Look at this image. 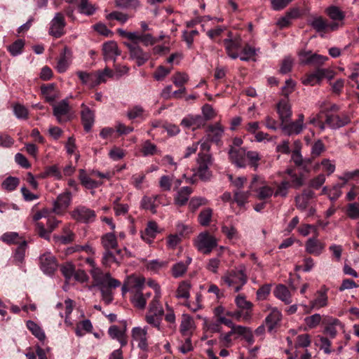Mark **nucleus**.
I'll list each match as a JSON object with an SVG mask.
<instances>
[{
	"label": "nucleus",
	"mask_w": 359,
	"mask_h": 359,
	"mask_svg": "<svg viewBox=\"0 0 359 359\" xmlns=\"http://www.w3.org/2000/svg\"><path fill=\"white\" fill-rule=\"evenodd\" d=\"M325 71H320V69H316L313 72L306 75L302 79V83L304 85L314 86L320 83L321 80L323 79Z\"/></svg>",
	"instance_id": "cd10ccee"
},
{
	"label": "nucleus",
	"mask_w": 359,
	"mask_h": 359,
	"mask_svg": "<svg viewBox=\"0 0 359 359\" xmlns=\"http://www.w3.org/2000/svg\"><path fill=\"white\" fill-rule=\"evenodd\" d=\"M132 338L133 340L138 342L137 346L140 349L143 351L147 350V330L146 327L141 328L140 327H136L133 328Z\"/></svg>",
	"instance_id": "dca6fc26"
},
{
	"label": "nucleus",
	"mask_w": 359,
	"mask_h": 359,
	"mask_svg": "<svg viewBox=\"0 0 359 359\" xmlns=\"http://www.w3.org/2000/svg\"><path fill=\"white\" fill-rule=\"evenodd\" d=\"M328 289L325 286L318 290L314 294V299L310 302V310H318L321 308L325 307L328 304L327 297Z\"/></svg>",
	"instance_id": "ddd939ff"
},
{
	"label": "nucleus",
	"mask_w": 359,
	"mask_h": 359,
	"mask_svg": "<svg viewBox=\"0 0 359 359\" xmlns=\"http://www.w3.org/2000/svg\"><path fill=\"white\" fill-rule=\"evenodd\" d=\"M72 194L70 191H65L57 197L54 201L53 212L57 215L62 214L70 205Z\"/></svg>",
	"instance_id": "9b49d317"
},
{
	"label": "nucleus",
	"mask_w": 359,
	"mask_h": 359,
	"mask_svg": "<svg viewBox=\"0 0 359 359\" xmlns=\"http://www.w3.org/2000/svg\"><path fill=\"white\" fill-rule=\"evenodd\" d=\"M120 250H116V254L120 257H117L116 255L110 250H105L102 255V263L104 266L110 267L113 264L120 265L121 256Z\"/></svg>",
	"instance_id": "4be33fe9"
},
{
	"label": "nucleus",
	"mask_w": 359,
	"mask_h": 359,
	"mask_svg": "<svg viewBox=\"0 0 359 359\" xmlns=\"http://www.w3.org/2000/svg\"><path fill=\"white\" fill-rule=\"evenodd\" d=\"M326 13L333 20L341 21L344 20L345 15L339 8L335 6H332L326 9Z\"/></svg>",
	"instance_id": "37998d69"
},
{
	"label": "nucleus",
	"mask_w": 359,
	"mask_h": 359,
	"mask_svg": "<svg viewBox=\"0 0 359 359\" xmlns=\"http://www.w3.org/2000/svg\"><path fill=\"white\" fill-rule=\"evenodd\" d=\"M25 46V41L18 39L8 47V50L13 56H16L22 53Z\"/></svg>",
	"instance_id": "864d4df0"
},
{
	"label": "nucleus",
	"mask_w": 359,
	"mask_h": 359,
	"mask_svg": "<svg viewBox=\"0 0 359 359\" xmlns=\"http://www.w3.org/2000/svg\"><path fill=\"white\" fill-rule=\"evenodd\" d=\"M191 258L187 257V260L184 262H179L174 264L171 269L172 276L175 278L182 277L187 271L188 266L191 262Z\"/></svg>",
	"instance_id": "a878e982"
},
{
	"label": "nucleus",
	"mask_w": 359,
	"mask_h": 359,
	"mask_svg": "<svg viewBox=\"0 0 359 359\" xmlns=\"http://www.w3.org/2000/svg\"><path fill=\"white\" fill-rule=\"evenodd\" d=\"M79 10L81 13L91 15L95 11V6L89 3L88 0H81L79 4Z\"/></svg>",
	"instance_id": "603ef678"
},
{
	"label": "nucleus",
	"mask_w": 359,
	"mask_h": 359,
	"mask_svg": "<svg viewBox=\"0 0 359 359\" xmlns=\"http://www.w3.org/2000/svg\"><path fill=\"white\" fill-rule=\"evenodd\" d=\"M206 132L212 141L218 142L224 133V128L219 123H216L208 126Z\"/></svg>",
	"instance_id": "c85d7f7f"
},
{
	"label": "nucleus",
	"mask_w": 359,
	"mask_h": 359,
	"mask_svg": "<svg viewBox=\"0 0 359 359\" xmlns=\"http://www.w3.org/2000/svg\"><path fill=\"white\" fill-rule=\"evenodd\" d=\"M344 213L348 218L352 220L359 219V202L348 203L344 209Z\"/></svg>",
	"instance_id": "473e14b6"
},
{
	"label": "nucleus",
	"mask_w": 359,
	"mask_h": 359,
	"mask_svg": "<svg viewBox=\"0 0 359 359\" xmlns=\"http://www.w3.org/2000/svg\"><path fill=\"white\" fill-rule=\"evenodd\" d=\"M193 327V321L188 316H184L180 325V332L183 335H188L189 332Z\"/></svg>",
	"instance_id": "0e129e2a"
},
{
	"label": "nucleus",
	"mask_w": 359,
	"mask_h": 359,
	"mask_svg": "<svg viewBox=\"0 0 359 359\" xmlns=\"http://www.w3.org/2000/svg\"><path fill=\"white\" fill-rule=\"evenodd\" d=\"M273 294L276 297L287 304L292 302L291 294L287 287L284 285L280 284L277 285L273 291Z\"/></svg>",
	"instance_id": "bb28decb"
},
{
	"label": "nucleus",
	"mask_w": 359,
	"mask_h": 359,
	"mask_svg": "<svg viewBox=\"0 0 359 359\" xmlns=\"http://www.w3.org/2000/svg\"><path fill=\"white\" fill-rule=\"evenodd\" d=\"M222 231L230 240L238 238V231L233 226H223Z\"/></svg>",
	"instance_id": "774afa93"
},
{
	"label": "nucleus",
	"mask_w": 359,
	"mask_h": 359,
	"mask_svg": "<svg viewBox=\"0 0 359 359\" xmlns=\"http://www.w3.org/2000/svg\"><path fill=\"white\" fill-rule=\"evenodd\" d=\"M212 215V210L210 208L203 210L198 215V222L202 226H206L209 225Z\"/></svg>",
	"instance_id": "8fccbe9b"
},
{
	"label": "nucleus",
	"mask_w": 359,
	"mask_h": 359,
	"mask_svg": "<svg viewBox=\"0 0 359 359\" xmlns=\"http://www.w3.org/2000/svg\"><path fill=\"white\" fill-rule=\"evenodd\" d=\"M81 116L83 128L86 132H89L95 121L94 112L83 103L81 104Z\"/></svg>",
	"instance_id": "6ab92c4d"
},
{
	"label": "nucleus",
	"mask_w": 359,
	"mask_h": 359,
	"mask_svg": "<svg viewBox=\"0 0 359 359\" xmlns=\"http://www.w3.org/2000/svg\"><path fill=\"white\" fill-rule=\"evenodd\" d=\"M229 158L232 163L239 168L246 165V151L243 148L231 147L229 151Z\"/></svg>",
	"instance_id": "2eb2a0df"
},
{
	"label": "nucleus",
	"mask_w": 359,
	"mask_h": 359,
	"mask_svg": "<svg viewBox=\"0 0 359 359\" xmlns=\"http://www.w3.org/2000/svg\"><path fill=\"white\" fill-rule=\"evenodd\" d=\"M64 234L61 236H54L56 242L62 244H68L74 240V233L68 228L63 229Z\"/></svg>",
	"instance_id": "79ce46f5"
},
{
	"label": "nucleus",
	"mask_w": 359,
	"mask_h": 359,
	"mask_svg": "<svg viewBox=\"0 0 359 359\" xmlns=\"http://www.w3.org/2000/svg\"><path fill=\"white\" fill-rule=\"evenodd\" d=\"M224 43L228 55L233 59H236L238 57V50L241 46V39L238 38L226 39Z\"/></svg>",
	"instance_id": "412c9836"
},
{
	"label": "nucleus",
	"mask_w": 359,
	"mask_h": 359,
	"mask_svg": "<svg viewBox=\"0 0 359 359\" xmlns=\"http://www.w3.org/2000/svg\"><path fill=\"white\" fill-rule=\"evenodd\" d=\"M13 112L18 118L27 119L28 118V110L21 104H14Z\"/></svg>",
	"instance_id": "052dcab7"
},
{
	"label": "nucleus",
	"mask_w": 359,
	"mask_h": 359,
	"mask_svg": "<svg viewBox=\"0 0 359 359\" xmlns=\"http://www.w3.org/2000/svg\"><path fill=\"white\" fill-rule=\"evenodd\" d=\"M161 297L154 296L152 301L149 304V313L158 315H163L164 311L162 306L160 304Z\"/></svg>",
	"instance_id": "09e8293b"
},
{
	"label": "nucleus",
	"mask_w": 359,
	"mask_h": 359,
	"mask_svg": "<svg viewBox=\"0 0 359 359\" xmlns=\"http://www.w3.org/2000/svg\"><path fill=\"white\" fill-rule=\"evenodd\" d=\"M26 248L27 242L25 241H23L16 248L13 256L15 264L18 266L22 264L25 257Z\"/></svg>",
	"instance_id": "c9c22d12"
},
{
	"label": "nucleus",
	"mask_w": 359,
	"mask_h": 359,
	"mask_svg": "<svg viewBox=\"0 0 359 359\" xmlns=\"http://www.w3.org/2000/svg\"><path fill=\"white\" fill-rule=\"evenodd\" d=\"M197 162L198 164L197 175L202 180H209L212 176V172L209 168L212 164L211 156L208 153L200 152Z\"/></svg>",
	"instance_id": "39448f33"
},
{
	"label": "nucleus",
	"mask_w": 359,
	"mask_h": 359,
	"mask_svg": "<svg viewBox=\"0 0 359 359\" xmlns=\"http://www.w3.org/2000/svg\"><path fill=\"white\" fill-rule=\"evenodd\" d=\"M192 193L191 188L189 187H182L176 194L175 197V203L179 206L184 205Z\"/></svg>",
	"instance_id": "7c9ffc66"
},
{
	"label": "nucleus",
	"mask_w": 359,
	"mask_h": 359,
	"mask_svg": "<svg viewBox=\"0 0 359 359\" xmlns=\"http://www.w3.org/2000/svg\"><path fill=\"white\" fill-rule=\"evenodd\" d=\"M168 265V261L158 260V259H153L147 262L145 266L147 270L157 273L160 270L166 268Z\"/></svg>",
	"instance_id": "e433bc0d"
},
{
	"label": "nucleus",
	"mask_w": 359,
	"mask_h": 359,
	"mask_svg": "<svg viewBox=\"0 0 359 359\" xmlns=\"http://www.w3.org/2000/svg\"><path fill=\"white\" fill-rule=\"evenodd\" d=\"M322 320L321 316L318 313H315L311 316L306 317L304 319L306 325L310 328L317 327Z\"/></svg>",
	"instance_id": "69168bd1"
},
{
	"label": "nucleus",
	"mask_w": 359,
	"mask_h": 359,
	"mask_svg": "<svg viewBox=\"0 0 359 359\" xmlns=\"http://www.w3.org/2000/svg\"><path fill=\"white\" fill-rule=\"evenodd\" d=\"M290 187L291 185L288 181H282L276 185V191L273 190L274 197L280 196L282 198H285L287 196L288 190Z\"/></svg>",
	"instance_id": "a19ab883"
},
{
	"label": "nucleus",
	"mask_w": 359,
	"mask_h": 359,
	"mask_svg": "<svg viewBox=\"0 0 359 359\" xmlns=\"http://www.w3.org/2000/svg\"><path fill=\"white\" fill-rule=\"evenodd\" d=\"M41 90L46 101L48 102H53L57 97L55 85L54 83L42 86Z\"/></svg>",
	"instance_id": "72a5a7b5"
},
{
	"label": "nucleus",
	"mask_w": 359,
	"mask_h": 359,
	"mask_svg": "<svg viewBox=\"0 0 359 359\" xmlns=\"http://www.w3.org/2000/svg\"><path fill=\"white\" fill-rule=\"evenodd\" d=\"M70 107L66 100H62L53 106V114L59 123H65L70 120Z\"/></svg>",
	"instance_id": "f8f14e48"
},
{
	"label": "nucleus",
	"mask_w": 359,
	"mask_h": 359,
	"mask_svg": "<svg viewBox=\"0 0 359 359\" xmlns=\"http://www.w3.org/2000/svg\"><path fill=\"white\" fill-rule=\"evenodd\" d=\"M181 125L187 128L193 127V130H195L204 126L205 119L201 115H188L182 120Z\"/></svg>",
	"instance_id": "f3484780"
},
{
	"label": "nucleus",
	"mask_w": 359,
	"mask_h": 359,
	"mask_svg": "<svg viewBox=\"0 0 359 359\" xmlns=\"http://www.w3.org/2000/svg\"><path fill=\"white\" fill-rule=\"evenodd\" d=\"M280 127L283 133L289 136L299 134L304 128L303 126H301L296 121L289 123H282Z\"/></svg>",
	"instance_id": "c756f323"
},
{
	"label": "nucleus",
	"mask_w": 359,
	"mask_h": 359,
	"mask_svg": "<svg viewBox=\"0 0 359 359\" xmlns=\"http://www.w3.org/2000/svg\"><path fill=\"white\" fill-rule=\"evenodd\" d=\"M159 198L158 195H154L152 196L143 197L141 205L143 208L150 210L152 212H156L155 201Z\"/></svg>",
	"instance_id": "a18cd8bd"
},
{
	"label": "nucleus",
	"mask_w": 359,
	"mask_h": 359,
	"mask_svg": "<svg viewBox=\"0 0 359 359\" xmlns=\"http://www.w3.org/2000/svg\"><path fill=\"white\" fill-rule=\"evenodd\" d=\"M27 327L29 330L39 340L44 341L46 334L41 327L32 320L27 322Z\"/></svg>",
	"instance_id": "4c0bfd02"
},
{
	"label": "nucleus",
	"mask_w": 359,
	"mask_h": 359,
	"mask_svg": "<svg viewBox=\"0 0 359 359\" xmlns=\"http://www.w3.org/2000/svg\"><path fill=\"white\" fill-rule=\"evenodd\" d=\"M325 150V145L323 142L318 140L315 142L311 147V156L313 158H316L319 156Z\"/></svg>",
	"instance_id": "338daca9"
},
{
	"label": "nucleus",
	"mask_w": 359,
	"mask_h": 359,
	"mask_svg": "<svg viewBox=\"0 0 359 359\" xmlns=\"http://www.w3.org/2000/svg\"><path fill=\"white\" fill-rule=\"evenodd\" d=\"M236 306L241 310H251L252 304L247 301L245 296L239 294L235 299Z\"/></svg>",
	"instance_id": "13d9d810"
},
{
	"label": "nucleus",
	"mask_w": 359,
	"mask_h": 359,
	"mask_svg": "<svg viewBox=\"0 0 359 359\" xmlns=\"http://www.w3.org/2000/svg\"><path fill=\"white\" fill-rule=\"evenodd\" d=\"M163 316V315L158 314H156V316L154 313H148L145 316V319L147 323L154 327H156L158 330H160V325Z\"/></svg>",
	"instance_id": "6e6d98bb"
},
{
	"label": "nucleus",
	"mask_w": 359,
	"mask_h": 359,
	"mask_svg": "<svg viewBox=\"0 0 359 359\" xmlns=\"http://www.w3.org/2000/svg\"><path fill=\"white\" fill-rule=\"evenodd\" d=\"M40 269L43 273L51 275L57 269L58 264L56 258L49 252L42 254L39 257Z\"/></svg>",
	"instance_id": "1a4fd4ad"
},
{
	"label": "nucleus",
	"mask_w": 359,
	"mask_h": 359,
	"mask_svg": "<svg viewBox=\"0 0 359 359\" xmlns=\"http://www.w3.org/2000/svg\"><path fill=\"white\" fill-rule=\"evenodd\" d=\"M190 288L191 284L188 281L181 282L177 290L176 297L181 299H188L189 297Z\"/></svg>",
	"instance_id": "49530a36"
},
{
	"label": "nucleus",
	"mask_w": 359,
	"mask_h": 359,
	"mask_svg": "<svg viewBox=\"0 0 359 359\" xmlns=\"http://www.w3.org/2000/svg\"><path fill=\"white\" fill-rule=\"evenodd\" d=\"M66 22L61 13H57L50 23L48 33L55 38H60L65 34Z\"/></svg>",
	"instance_id": "0eeeda50"
},
{
	"label": "nucleus",
	"mask_w": 359,
	"mask_h": 359,
	"mask_svg": "<svg viewBox=\"0 0 359 359\" xmlns=\"http://www.w3.org/2000/svg\"><path fill=\"white\" fill-rule=\"evenodd\" d=\"M278 113L282 123H287L292 116L291 106L287 100H283L277 106Z\"/></svg>",
	"instance_id": "5701e85b"
},
{
	"label": "nucleus",
	"mask_w": 359,
	"mask_h": 359,
	"mask_svg": "<svg viewBox=\"0 0 359 359\" xmlns=\"http://www.w3.org/2000/svg\"><path fill=\"white\" fill-rule=\"evenodd\" d=\"M234 194V199L235 201L238 206H243L248 201V199L250 196V191H243L241 190H236L233 191Z\"/></svg>",
	"instance_id": "de8ad7c7"
},
{
	"label": "nucleus",
	"mask_w": 359,
	"mask_h": 359,
	"mask_svg": "<svg viewBox=\"0 0 359 359\" xmlns=\"http://www.w3.org/2000/svg\"><path fill=\"white\" fill-rule=\"evenodd\" d=\"M116 6L123 8H136L140 6L138 0H115Z\"/></svg>",
	"instance_id": "e2e57ef3"
},
{
	"label": "nucleus",
	"mask_w": 359,
	"mask_h": 359,
	"mask_svg": "<svg viewBox=\"0 0 359 359\" xmlns=\"http://www.w3.org/2000/svg\"><path fill=\"white\" fill-rule=\"evenodd\" d=\"M217 245V239L207 231L201 233L195 241L197 250L205 255H209Z\"/></svg>",
	"instance_id": "20e7f679"
},
{
	"label": "nucleus",
	"mask_w": 359,
	"mask_h": 359,
	"mask_svg": "<svg viewBox=\"0 0 359 359\" xmlns=\"http://www.w3.org/2000/svg\"><path fill=\"white\" fill-rule=\"evenodd\" d=\"M79 180L81 184L87 189L96 188L100 184L98 182L89 177L83 169L79 170Z\"/></svg>",
	"instance_id": "ea45409f"
},
{
	"label": "nucleus",
	"mask_w": 359,
	"mask_h": 359,
	"mask_svg": "<svg viewBox=\"0 0 359 359\" xmlns=\"http://www.w3.org/2000/svg\"><path fill=\"white\" fill-rule=\"evenodd\" d=\"M130 53V58L135 60L138 66L143 65L149 58V55L145 53L136 43H124Z\"/></svg>",
	"instance_id": "6e6552de"
},
{
	"label": "nucleus",
	"mask_w": 359,
	"mask_h": 359,
	"mask_svg": "<svg viewBox=\"0 0 359 359\" xmlns=\"http://www.w3.org/2000/svg\"><path fill=\"white\" fill-rule=\"evenodd\" d=\"M250 189L257 193V197L259 200L267 199L273 196V189L266 184L264 178L258 175L253 177Z\"/></svg>",
	"instance_id": "7ed1b4c3"
},
{
	"label": "nucleus",
	"mask_w": 359,
	"mask_h": 359,
	"mask_svg": "<svg viewBox=\"0 0 359 359\" xmlns=\"http://www.w3.org/2000/svg\"><path fill=\"white\" fill-rule=\"evenodd\" d=\"M282 314L277 309H273L264 320L267 330L270 333H273L280 325Z\"/></svg>",
	"instance_id": "4468645a"
},
{
	"label": "nucleus",
	"mask_w": 359,
	"mask_h": 359,
	"mask_svg": "<svg viewBox=\"0 0 359 359\" xmlns=\"http://www.w3.org/2000/svg\"><path fill=\"white\" fill-rule=\"evenodd\" d=\"M144 109L140 105H135L130 108L127 112V116L129 119H135L143 116Z\"/></svg>",
	"instance_id": "bf43d9fd"
},
{
	"label": "nucleus",
	"mask_w": 359,
	"mask_h": 359,
	"mask_svg": "<svg viewBox=\"0 0 359 359\" xmlns=\"http://www.w3.org/2000/svg\"><path fill=\"white\" fill-rule=\"evenodd\" d=\"M311 25L317 32H324L327 29V22L322 17L314 18L311 22Z\"/></svg>",
	"instance_id": "4d7b16f0"
},
{
	"label": "nucleus",
	"mask_w": 359,
	"mask_h": 359,
	"mask_svg": "<svg viewBox=\"0 0 359 359\" xmlns=\"http://www.w3.org/2000/svg\"><path fill=\"white\" fill-rule=\"evenodd\" d=\"M20 183V180L18 177H8L2 183V187L4 189L11 191L16 189Z\"/></svg>",
	"instance_id": "5fc2aeb1"
},
{
	"label": "nucleus",
	"mask_w": 359,
	"mask_h": 359,
	"mask_svg": "<svg viewBox=\"0 0 359 359\" xmlns=\"http://www.w3.org/2000/svg\"><path fill=\"white\" fill-rule=\"evenodd\" d=\"M222 280L229 287H233L235 292L240 291L248 280L245 273V267L241 266L238 268L227 271L222 277Z\"/></svg>",
	"instance_id": "f257e3e1"
},
{
	"label": "nucleus",
	"mask_w": 359,
	"mask_h": 359,
	"mask_svg": "<svg viewBox=\"0 0 359 359\" xmlns=\"http://www.w3.org/2000/svg\"><path fill=\"white\" fill-rule=\"evenodd\" d=\"M157 224L154 222H149L145 229L144 233L141 236L143 240L147 241L148 236L150 238H154L157 233Z\"/></svg>",
	"instance_id": "3c124183"
},
{
	"label": "nucleus",
	"mask_w": 359,
	"mask_h": 359,
	"mask_svg": "<svg viewBox=\"0 0 359 359\" xmlns=\"http://www.w3.org/2000/svg\"><path fill=\"white\" fill-rule=\"evenodd\" d=\"M350 122L349 117L346 114H335L327 111L325 114V126L327 125L331 128H339L343 127Z\"/></svg>",
	"instance_id": "9d476101"
},
{
	"label": "nucleus",
	"mask_w": 359,
	"mask_h": 359,
	"mask_svg": "<svg viewBox=\"0 0 359 359\" xmlns=\"http://www.w3.org/2000/svg\"><path fill=\"white\" fill-rule=\"evenodd\" d=\"M104 60H113L115 62L116 57L121 54L118 50L117 43L114 41H109L103 44L102 48Z\"/></svg>",
	"instance_id": "aec40b11"
},
{
	"label": "nucleus",
	"mask_w": 359,
	"mask_h": 359,
	"mask_svg": "<svg viewBox=\"0 0 359 359\" xmlns=\"http://www.w3.org/2000/svg\"><path fill=\"white\" fill-rule=\"evenodd\" d=\"M141 151L144 156H148L158 154V151L156 144L150 140H146L142 145Z\"/></svg>",
	"instance_id": "c03bdc74"
},
{
	"label": "nucleus",
	"mask_w": 359,
	"mask_h": 359,
	"mask_svg": "<svg viewBox=\"0 0 359 359\" xmlns=\"http://www.w3.org/2000/svg\"><path fill=\"white\" fill-rule=\"evenodd\" d=\"M323 323L325 325V333L331 338H334L337 332L336 327L340 325V321L332 317H326L324 318Z\"/></svg>",
	"instance_id": "393cba45"
},
{
	"label": "nucleus",
	"mask_w": 359,
	"mask_h": 359,
	"mask_svg": "<svg viewBox=\"0 0 359 359\" xmlns=\"http://www.w3.org/2000/svg\"><path fill=\"white\" fill-rule=\"evenodd\" d=\"M172 80L177 87H183L184 84L188 81L189 76L185 73L177 72L173 75Z\"/></svg>",
	"instance_id": "680f3d73"
},
{
	"label": "nucleus",
	"mask_w": 359,
	"mask_h": 359,
	"mask_svg": "<svg viewBox=\"0 0 359 359\" xmlns=\"http://www.w3.org/2000/svg\"><path fill=\"white\" fill-rule=\"evenodd\" d=\"M130 300L133 306L137 309H144L146 306L147 301L142 291H135Z\"/></svg>",
	"instance_id": "58836bf2"
},
{
	"label": "nucleus",
	"mask_w": 359,
	"mask_h": 359,
	"mask_svg": "<svg viewBox=\"0 0 359 359\" xmlns=\"http://www.w3.org/2000/svg\"><path fill=\"white\" fill-rule=\"evenodd\" d=\"M144 284V278L131 276L127 280V285L133 292H135V291H142Z\"/></svg>",
	"instance_id": "f704fd0d"
},
{
	"label": "nucleus",
	"mask_w": 359,
	"mask_h": 359,
	"mask_svg": "<svg viewBox=\"0 0 359 359\" xmlns=\"http://www.w3.org/2000/svg\"><path fill=\"white\" fill-rule=\"evenodd\" d=\"M72 62V51L67 48L65 47L62 53L60 54L58 59L56 69L59 73L66 72Z\"/></svg>",
	"instance_id": "a211bd4d"
},
{
	"label": "nucleus",
	"mask_w": 359,
	"mask_h": 359,
	"mask_svg": "<svg viewBox=\"0 0 359 359\" xmlns=\"http://www.w3.org/2000/svg\"><path fill=\"white\" fill-rule=\"evenodd\" d=\"M90 272L95 285L100 288L106 286L116 288L121 285L119 280L113 278L109 273H104L100 268L91 269Z\"/></svg>",
	"instance_id": "f03ea898"
},
{
	"label": "nucleus",
	"mask_w": 359,
	"mask_h": 359,
	"mask_svg": "<svg viewBox=\"0 0 359 359\" xmlns=\"http://www.w3.org/2000/svg\"><path fill=\"white\" fill-rule=\"evenodd\" d=\"M306 251L313 255H320L323 252L325 245L316 238H309L305 245Z\"/></svg>",
	"instance_id": "b1692460"
},
{
	"label": "nucleus",
	"mask_w": 359,
	"mask_h": 359,
	"mask_svg": "<svg viewBox=\"0 0 359 359\" xmlns=\"http://www.w3.org/2000/svg\"><path fill=\"white\" fill-rule=\"evenodd\" d=\"M70 215L76 222L85 224L93 222L96 218L95 212L84 205L76 207Z\"/></svg>",
	"instance_id": "423d86ee"
},
{
	"label": "nucleus",
	"mask_w": 359,
	"mask_h": 359,
	"mask_svg": "<svg viewBox=\"0 0 359 359\" xmlns=\"http://www.w3.org/2000/svg\"><path fill=\"white\" fill-rule=\"evenodd\" d=\"M101 243L105 250H115L118 245L116 238L112 233L103 235Z\"/></svg>",
	"instance_id": "2f4dec72"
}]
</instances>
